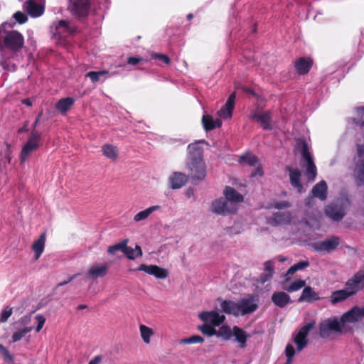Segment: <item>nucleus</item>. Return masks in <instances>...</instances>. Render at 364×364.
Here are the masks:
<instances>
[{"label": "nucleus", "instance_id": "nucleus-18", "mask_svg": "<svg viewBox=\"0 0 364 364\" xmlns=\"http://www.w3.org/2000/svg\"><path fill=\"white\" fill-rule=\"evenodd\" d=\"M235 92H233L230 95L226 103L218 112V114L219 117L225 119H230L232 117L235 106Z\"/></svg>", "mask_w": 364, "mask_h": 364}, {"label": "nucleus", "instance_id": "nucleus-26", "mask_svg": "<svg viewBox=\"0 0 364 364\" xmlns=\"http://www.w3.org/2000/svg\"><path fill=\"white\" fill-rule=\"evenodd\" d=\"M46 235L45 232L42 233L39 237L35 240L31 246L33 251L35 253V259L37 260L44 250L46 245Z\"/></svg>", "mask_w": 364, "mask_h": 364}, {"label": "nucleus", "instance_id": "nucleus-40", "mask_svg": "<svg viewBox=\"0 0 364 364\" xmlns=\"http://www.w3.org/2000/svg\"><path fill=\"white\" fill-rule=\"evenodd\" d=\"M215 335L222 337L225 340H228L231 338L232 333L229 326L223 325L218 331L216 330Z\"/></svg>", "mask_w": 364, "mask_h": 364}, {"label": "nucleus", "instance_id": "nucleus-48", "mask_svg": "<svg viewBox=\"0 0 364 364\" xmlns=\"http://www.w3.org/2000/svg\"><path fill=\"white\" fill-rule=\"evenodd\" d=\"M13 313V309L6 306L0 314V323L6 322Z\"/></svg>", "mask_w": 364, "mask_h": 364}, {"label": "nucleus", "instance_id": "nucleus-24", "mask_svg": "<svg viewBox=\"0 0 364 364\" xmlns=\"http://www.w3.org/2000/svg\"><path fill=\"white\" fill-rule=\"evenodd\" d=\"M188 180L187 176L180 172H175L169 178L171 188L172 189H178L181 188L186 183Z\"/></svg>", "mask_w": 364, "mask_h": 364}, {"label": "nucleus", "instance_id": "nucleus-41", "mask_svg": "<svg viewBox=\"0 0 364 364\" xmlns=\"http://www.w3.org/2000/svg\"><path fill=\"white\" fill-rule=\"evenodd\" d=\"M33 330V326H26L14 333L12 335V342L15 343L20 341L25 335Z\"/></svg>", "mask_w": 364, "mask_h": 364}, {"label": "nucleus", "instance_id": "nucleus-61", "mask_svg": "<svg viewBox=\"0 0 364 364\" xmlns=\"http://www.w3.org/2000/svg\"><path fill=\"white\" fill-rule=\"evenodd\" d=\"M101 357L100 356H96L95 358H93L92 360H91L88 364H100V363L101 362Z\"/></svg>", "mask_w": 364, "mask_h": 364}, {"label": "nucleus", "instance_id": "nucleus-51", "mask_svg": "<svg viewBox=\"0 0 364 364\" xmlns=\"http://www.w3.org/2000/svg\"><path fill=\"white\" fill-rule=\"evenodd\" d=\"M124 254L127 256V257L129 259H134L138 257L136 254V250H134L132 247H127V245L125 247Z\"/></svg>", "mask_w": 364, "mask_h": 364}, {"label": "nucleus", "instance_id": "nucleus-12", "mask_svg": "<svg viewBox=\"0 0 364 364\" xmlns=\"http://www.w3.org/2000/svg\"><path fill=\"white\" fill-rule=\"evenodd\" d=\"M212 209L217 214L226 215L235 213L237 206L235 204L227 202L226 200L218 199L213 203Z\"/></svg>", "mask_w": 364, "mask_h": 364}, {"label": "nucleus", "instance_id": "nucleus-49", "mask_svg": "<svg viewBox=\"0 0 364 364\" xmlns=\"http://www.w3.org/2000/svg\"><path fill=\"white\" fill-rule=\"evenodd\" d=\"M107 73H108V72L106 70L100 72L91 71L86 74V77H89L92 82H97L99 80L100 76L105 75Z\"/></svg>", "mask_w": 364, "mask_h": 364}, {"label": "nucleus", "instance_id": "nucleus-27", "mask_svg": "<svg viewBox=\"0 0 364 364\" xmlns=\"http://www.w3.org/2000/svg\"><path fill=\"white\" fill-rule=\"evenodd\" d=\"M161 209V206L159 205H152L148 208L141 210L134 215L133 220L135 223H139L148 219V218L155 211H158Z\"/></svg>", "mask_w": 364, "mask_h": 364}, {"label": "nucleus", "instance_id": "nucleus-15", "mask_svg": "<svg viewBox=\"0 0 364 364\" xmlns=\"http://www.w3.org/2000/svg\"><path fill=\"white\" fill-rule=\"evenodd\" d=\"M293 220V216L290 212H278L267 218V223L273 225L289 224Z\"/></svg>", "mask_w": 364, "mask_h": 364}, {"label": "nucleus", "instance_id": "nucleus-21", "mask_svg": "<svg viewBox=\"0 0 364 364\" xmlns=\"http://www.w3.org/2000/svg\"><path fill=\"white\" fill-rule=\"evenodd\" d=\"M328 186L324 181H321L316 184L311 190V195L313 197L318 198L322 201L326 200Z\"/></svg>", "mask_w": 364, "mask_h": 364}, {"label": "nucleus", "instance_id": "nucleus-45", "mask_svg": "<svg viewBox=\"0 0 364 364\" xmlns=\"http://www.w3.org/2000/svg\"><path fill=\"white\" fill-rule=\"evenodd\" d=\"M0 353L3 355L5 363H12L14 361V355L10 353L9 350L0 344Z\"/></svg>", "mask_w": 364, "mask_h": 364}, {"label": "nucleus", "instance_id": "nucleus-57", "mask_svg": "<svg viewBox=\"0 0 364 364\" xmlns=\"http://www.w3.org/2000/svg\"><path fill=\"white\" fill-rule=\"evenodd\" d=\"M42 116V112H41L37 118L36 119L35 122H33V125H32V129H31V132H36V133H40L38 131L36 130V127L38 126V123H39V121H40V118Z\"/></svg>", "mask_w": 364, "mask_h": 364}, {"label": "nucleus", "instance_id": "nucleus-37", "mask_svg": "<svg viewBox=\"0 0 364 364\" xmlns=\"http://www.w3.org/2000/svg\"><path fill=\"white\" fill-rule=\"evenodd\" d=\"M259 161L258 158L252 154H246L245 155L242 156L240 159V163L250 166L257 165Z\"/></svg>", "mask_w": 364, "mask_h": 364}, {"label": "nucleus", "instance_id": "nucleus-32", "mask_svg": "<svg viewBox=\"0 0 364 364\" xmlns=\"http://www.w3.org/2000/svg\"><path fill=\"white\" fill-rule=\"evenodd\" d=\"M139 332L141 338L146 345H149L151 342V338L154 335V331L151 328L141 324L139 326Z\"/></svg>", "mask_w": 364, "mask_h": 364}, {"label": "nucleus", "instance_id": "nucleus-35", "mask_svg": "<svg viewBox=\"0 0 364 364\" xmlns=\"http://www.w3.org/2000/svg\"><path fill=\"white\" fill-rule=\"evenodd\" d=\"M26 9L32 16H39L43 14V6L37 4L33 0H28L26 3Z\"/></svg>", "mask_w": 364, "mask_h": 364}, {"label": "nucleus", "instance_id": "nucleus-55", "mask_svg": "<svg viewBox=\"0 0 364 364\" xmlns=\"http://www.w3.org/2000/svg\"><path fill=\"white\" fill-rule=\"evenodd\" d=\"M14 17L16 20V21H18L20 23H23L27 21L26 16L23 13L20 12V11L16 12L14 15Z\"/></svg>", "mask_w": 364, "mask_h": 364}, {"label": "nucleus", "instance_id": "nucleus-43", "mask_svg": "<svg viewBox=\"0 0 364 364\" xmlns=\"http://www.w3.org/2000/svg\"><path fill=\"white\" fill-rule=\"evenodd\" d=\"M305 285L306 282L304 280L298 279L294 282L289 286H284L283 288L287 291L292 292L301 289L302 287H305Z\"/></svg>", "mask_w": 364, "mask_h": 364}, {"label": "nucleus", "instance_id": "nucleus-54", "mask_svg": "<svg viewBox=\"0 0 364 364\" xmlns=\"http://www.w3.org/2000/svg\"><path fill=\"white\" fill-rule=\"evenodd\" d=\"M151 57L155 59H159L166 64L170 63V58L166 55L154 53L151 54Z\"/></svg>", "mask_w": 364, "mask_h": 364}, {"label": "nucleus", "instance_id": "nucleus-60", "mask_svg": "<svg viewBox=\"0 0 364 364\" xmlns=\"http://www.w3.org/2000/svg\"><path fill=\"white\" fill-rule=\"evenodd\" d=\"M314 198L313 196H310V197H308L306 200H305V204L306 206H311L314 202Z\"/></svg>", "mask_w": 364, "mask_h": 364}, {"label": "nucleus", "instance_id": "nucleus-10", "mask_svg": "<svg viewBox=\"0 0 364 364\" xmlns=\"http://www.w3.org/2000/svg\"><path fill=\"white\" fill-rule=\"evenodd\" d=\"M199 318L204 323L213 327L218 326L224 322L225 316L217 311H202L198 314Z\"/></svg>", "mask_w": 364, "mask_h": 364}, {"label": "nucleus", "instance_id": "nucleus-36", "mask_svg": "<svg viewBox=\"0 0 364 364\" xmlns=\"http://www.w3.org/2000/svg\"><path fill=\"white\" fill-rule=\"evenodd\" d=\"M318 299L319 296L318 294L314 291L311 287H306L304 289L302 294L299 299V301H313Z\"/></svg>", "mask_w": 364, "mask_h": 364}, {"label": "nucleus", "instance_id": "nucleus-13", "mask_svg": "<svg viewBox=\"0 0 364 364\" xmlns=\"http://www.w3.org/2000/svg\"><path fill=\"white\" fill-rule=\"evenodd\" d=\"M364 278L362 275V271L355 273L352 278L346 283V289L348 290L352 296L355 295L358 291L364 287Z\"/></svg>", "mask_w": 364, "mask_h": 364}, {"label": "nucleus", "instance_id": "nucleus-23", "mask_svg": "<svg viewBox=\"0 0 364 364\" xmlns=\"http://www.w3.org/2000/svg\"><path fill=\"white\" fill-rule=\"evenodd\" d=\"M271 299L272 301L279 308H283L291 302L290 296L284 291L274 292Z\"/></svg>", "mask_w": 364, "mask_h": 364}, {"label": "nucleus", "instance_id": "nucleus-6", "mask_svg": "<svg viewBox=\"0 0 364 364\" xmlns=\"http://www.w3.org/2000/svg\"><path fill=\"white\" fill-rule=\"evenodd\" d=\"M299 146L301 147V155L306 161V175L310 181H314L317 174L316 167L309 151L307 144L305 141H300Z\"/></svg>", "mask_w": 364, "mask_h": 364}, {"label": "nucleus", "instance_id": "nucleus-47", "mask_svg": "<svg viewBox=\"0 0 364 364\" xmlns=\"http://www.w3.org/2000/svg\"><path fill=\"white\" fill-rule=\"evenodd\" d=\"M285 354L287 357V360L285 364H291L293 357L295 354V350L291 344H288L285 349Z\"/></svg>", "mask_w": 364, "mask_h": 364}, {"label": "nucleus", "instance_id": "nucleus-14", "mask_svg": "<svg viewBox=\"0 0 364 364\" xmlns=\"http://www.w3.org/2000/svg\"><path fill=\"white\" fill-rule=\"evenodd\" d=\"M362 318H364V307L354 306L343 314L341 321L343 323H355L360 321Z\"/></svg>", "mask_w": 364, "mask_h": 364}, {"label": "nucleus", "instance_id": "nucleus-62", "mask_svg": "<svg viewBox=\"0 0 364 364\" xmlns=\"http://www.w3.org/2000/svg\"><path fill=\"white\" fill-rule=\"evenodd\" d=\"M357 151L360 156H363L364 155V146L363 145H358Z\"/></svg>", "mask_w": 364, "mask_h": 364}, {"label": "nucleus", "instance_id": "nucleus-44", "mask_svg": "<svg viewBox=\"0 0 364 364\" xmlns=\"http://www.w3.org/2000/svg\"><path fill=\"white\" fill-rule=\"evenodd\" d=\"M198 328L203 334L208 336H212L216 334V330L214 327L205 323L203 326H199Z\"/></svg>", "mask_w": 364, "mask_h": 364}, {"label": "nucleus", "instance_id": "nucleus-50", "mask_svg": "<svg viewBox=\"0 0 364 364\" xmlns=\"http://www.w3.org/2000/svg\"><path fill=\"white\" fill-rule=\"evenodd\" d=\"M35 319L38 323V325L36 328V331L38 333L42 329V328L46 322V318L43 315L38 314L35 316Z\"/></svg>", "mask_w": 364, "mask_h": 364}, {"label": "nucleus", "instance_id": "nucleus-25", "mask_svg": "<svg viewBox=\"0 0 364 364\" xmlns=\"http://www.w3.org/2000/svg\"><path fill=\"white\" fill-rule=\"evenodd\" d=\"M102 152L105 157L114 161L119 157V149L117 146L105 144L102 146Z\"/></svg>", "mask_w": 364, "mask_h": 364}, {"label": "nucleus", "instance_id": "nucleus-56", "mask_svg": "<svg viewBox=\"0 0 364 364\" xmlns=\"http://www.w3.org/2000/svg\"><path fill=\"white\" fill-rule=\"evenodd\" d=\"M291 206V203L288 201H282L275 204L274 207L277 209L287 208Z\"/></svg>", "mask_w": 364, "mask_h": 364}, {"label": "nucleus", "instance_id": "nucleus-2", "mask_svg": "<svg viewBox=\"0 0 364 364\" xmlns=\"http://www.w3.org/2000/svg\"><path fill=\"white\" fill-rule=\"evenodd\" d=\"M257 296L249 295L237 301H223L220 307L223 312L234 316H245L252 314L258 308Z\"/></svg>", "mask_w": 364, "mask_h": 364}, {"label": "nucleus", "instance_id": "nucleus-29", "mask_svg": "<svg viewBox=\"0 0 364 364\" xmlns=\"http://www.w3.org/2000/svg\"><path fill=\"white\" fill-rule=\"evenodd\" d=\"M352 296L350 293L345 289H341L332 292L329 297V301L332 304H336L346 300L348 298Z\"/></svg>", "mask_w": 364, "mask_h": 364}, {"label": "nucleus", "instance_id": "nucleus-22", "mask_svg": "<svg viewBox=\"0 0 364 364\" xmlns=\"http://www.w3.org/2000/svg\"><path fill=\"white\" fill-rule=\"evenodd\" d=\"M287 170L289 173L291 184L297 189L299 193H301L304 191V187L300 181L301 176V172L298 169L290 167H287Z\"/></svg>", "mask_w": 364, "mask_h": 364}, {"label": "nucleus", "instance_id": "nucleus-3", "mask_svg": "<svg viewBox=\"0 0 364 364\" xmlns=\"http://www.w3.org/2000/svg\"><path fill=\"white\" fill-rule=\"evenodd\" d=\"M348 206L349 201L347 199H338L324 207V214L333 221L339 222L346 215Z\"/></svg>", "mask_w": 364, "mask_h": 364}, {"label": "nucleus", "instance_id": "nucleus-1", "mask_svg": "<svg viewBox=\"0 0 364 364\" xmlns=\"http://www.w3.org/2000/svg\"><path fill=\"white\" fill-rule=\"evenodd\" d=\"M205 141H199L191 144L188 146L189 156L186 167L189 171L191 179L194 181H200L206 176V166L203 160V150L199 146V143Z\"/></svg>", "mask_w": 364, "mask_h": 364}, {"label": "nucleus", "instance_id": "nucleus-16", "mask_svg": "<svg viewBox=\"0 0 364 364\" xmlns=\"http://www.w3.org/2000/svg\"><path fill=\"white\" fill-rule=\"evenodd\" d=\"M138 269L144 271L150 275H154L159 279H165L168 276V271L166 269L156 265L141 264Z\"/></svg>", "mask_w": 364, "mask_h": 364}, {"label": "nucleus", "instance_id": "nucleus-63", "mask_svg": "<svg viewBox=\"0 0 364 364\" xmlns=\"http://www.w3.org/2000/svg\"><path fill=\"white\" fill-rule=\"evenodd\" d=\"M28 124V121L26 122L24 125H23V127L18 129V133H22V132H28V128H27Z\"/></svg>", "mask_w": 364, "mask_h": 364}, {"label": "nucleus", "instance_id": "nucleus-52", "mask_svg": "<svg viewBox=\"0 0 364 364\" xmlns=\"http://www.w3.org/2000/svg\"><path fill=\"white\" fill-rule=\"evenodd\" d=\"M33 313L28 314V315L24 316L19 320V323L23 327L29 326L32 318Z\"/></svg>", "mask_w": 364, "mask_h": 364}, {"label": "nucleus", "instance_id": "nucleus-5", "mask_svg": "<svg viewBox=\"0 0 364 364\" xmlns=\"http://www.w3.org/2000/svg\"><path fill=\"white\" fill-rule=\"evenodd\" d=\"M341 322L336 317L324 319L318 324V334L323 338H329L333 333L341 332Z\"/></svg>", "mask_w": 364, "mask_h": 364}, {"label": "nucleus", "instance_id": "nucleus-34", "mask_svg": "<svg viewBox=\"0 0 364 364\" xmlns=\"http://www.w3.org/2000/svg\"><path fill=\"white\" fill-rule=\"evenodd\" d=\"M311 64L312 62L310 59H306L304 58H299L294 63L295 68L299 74L307 73L311 66Z\"/></svg>", "mask_w": 364, "mask_h": 364}, {"label": "nucleus", "instance_id": "nucleus-11", "mask_svg": "<svg viewBox=\"0 0 364 364\" xmlns=\"http://www.w3.org/2000/svg\"><path fill=\"white\" fill-rule=\"evenodd\" d=\"M340 238L337 236H332L324 240L316 242L313 248L318 252H330L339 245Z\"/></svg>", "mask_w": 364, "mask_h": 364}, {"label": "nucleus", "instance_id": "nucleus-28", "mask_svg": "<svg viewBox=\"0 0 364 364\" xmlns=\"http://www.w3.org/2000/svg\"><path fill=\"white\" fill-rule=\"evenodd\" d=\"M224 194L227 202L235 204L237 207V203L243 200V196L237 193L233 188L227 187L224 191Z\"/></svg>", "mask_w": 364, "mask_h": 364}, {"label": "nucleus", "instance_id": "nucleus-39", "mask_svg": "<svg viewBox=\"0 0 364 364\" xmlns=\"http://www.w3.org/2000/svg\"><path fill=\"white\" fill-rule=\"evenodd\" d=\"M233 334L236 338V340L240 343L241 347H244L247 340V335L240 328L235 326L233 328Z\"/></svg>", "mask_w": 364, "mask_h": 364}, {"label": "nucleus", "instance_id": "nucleus-38", "mask_svg": "<svg viewBox=\"0 0 364 364\" xmlns=\"http://www.w3.org/2000/svg\"><path fill=\"white\" fill-rule=\"evenodd\" d=\"M309 266V262L308 261H301L299 262L292 267H291L287 272L285 277H287L289 274H293L294 272H296L298 270L304 269V268ZM289 278H286V282L289 281Z\"/></svg>", "mask_w": 364, "mask_h": 364}, {"label": "nucleus", "instance_id": "nucleus-53", "mask_svg": "<svg viewBox=\"0 0 364 364\" xmlns=\"http://www.w3.org/2000/svg\"><path fill=\"white\" fill-rule=\"evenodd\" d=\"M254 167H255V169L252 172L251 176L261 177L263 175V171H262V166L261 164L259 163V161L258 162L257 165H255Z\"/></svg>", "mask_w": 364, "mask_h": 364}, {"label": "nucleus", "instance_id": "nucleus-42", "mask_svg": "<svg viewBox=\"0 0 364 364\" xmlns=\"http://www.w3.org/2000/svg\"><path fill=\"white\" fill-rule=\"evenodd\" d=\"M127 243L128 240L125 239L119 243H117L114 245L109 247L107 252L111 255H114L117 251H122L124 253L125 247L127 245Z\"/></svg>", "mask_w": 364, "mask_h": 364}, {"label": "nucleus", "instance_id": "nucleus-17", "mask_svg": "<svg viewBox=\"0 0 364 364\" xmlns=\"http://www.w3.org/2000/svg\"><path fill=\"white\" fill-rule=\"evenodd\" d=\"M250 118L259 122L264 129L270 130L272 129V113L269 111L261 113L255 112L250 115Z\"/></svg>", "mask_w": 364, "mask_h": 364}, {"label": "nucleus", "instance_id": "nucleus-31", "mask_svg": "<svg viewBox=\"0 0 364 364\" xmlns=\"http://www.w3.org/2000/svg\"><path fill=\"white\" fill-rule=\"evenodd\" d=\"M74 104V100L71 97H65L60 100L55 105V108L62 114H65Z\"/></svg>", "mask_w": 364, "mask_h": 364}, {"label": "nucleus", "instance_id": "nucleus-30", "mask_svg": "<svg viewBox=\"0 0 364 364\" xmlns=\"http://www.w3.org/2000/svg\"><path fill=\"white\" fill-rule=\"evenodd\" d=\"M202 124L205 131H210L216 127H220L222 122L220 119L214 120L209 114H204L202 117Z\"/></svg>", "mask_w": 364, "mask_h": 364}, {"label": "nucleus", "instance_id": "nucleus-64", "mask_svg": "<svg viewBox=\"0 0 364 364\" xmlns=\"http://www.w3.org/2000/svg\"><path fill=\"white\" fill-rule=\"evenodd\" d=\"M134 250H136V254L138 257H141L142 255L141 249L139 245H136L135 247V249H134Z\"/></svg>", "mask_w": 364, "mask_h": 364}, {"label": "nucleus", "instance_id": "nucleus-46", "mask_svg": "<svg viewBox=\"0 0 364 364\" xmlns=\"http://www.w3.org/2000/svg\"><path fill=\"white\" fill-rule=\"evenodd\" d=\"M204 341V339L203 337L200 336H192L187 338H183L180 341V343L181 344H191V343H203Z\"/></svg>", "mask_w": 364, "mask_h": 364}, {"label": "nucleus", "instance_id": "nucleus-19", "mask_svg": "<svg viewBox=\"0 0 364 364\" xmlns=\"http://www.w3.org/2000/svg\"><path fill=\"white\" fill-rule=\"evenodd\" d=\"M107 264H93L89 267L86 277L88 279L92 280L103 277L107 274Z\"/></svg>", "mask_w": 364, "mask_h": 364}, {"label": "nucleus", "instance_id": "nucleus-9", "mask_svg": "<svg viewBox=\"0 0 364 364\" xmlns=\"http://www.w3.org/2000/svg\"><path fill=\"white\" fill-rule=\"evenodd\" d=\"M90 6L89 0H69L68 10L73 15L82 17L87 15Z\"/></svg>", "mask_w": 364, "mask_h": 364}, {"label": "nucleus", "instance_id": "nucleus-8", "mask_svg": "<svg viewBox=\"0 0 364 364\" xmlns=\"http://www.w3.org/2000/svg\"><path fill=\"white\" fill-rule=\"evenodd\" d=\"M4 45L6 48L18 50L23 46V38L16 31L6 32L4 36Z\"/></svg>", "mask_w": 364, "mask_h": 364}, {"label": "nucleus", "instance_id": "nucleus-33", "mask_svg": "<svg viewBox=\"0 0 364 364\" xmlns=\"http://www.w3.org/2000/svg\"><path fill=\"white\" fill-rule=\"evenodd\" d=\"M354 175L357 184L364 186V159L359 160L356 163Z\"/></svg>", "mask_w": 364, "mask_h": 364}, {"label": "nucleus", "instance_id": "nucleus-4", "mask_svg": "<svg viewBox=\"0 0 364 364\" xmlns=\"http://www.w3.org/2000/svg\"><path fill=\"white\" fill-rule=\"evenodd\" d=\"M41 139V133H36L35 131L31 132L30 136L26 143L23 146L20 154L21 165H23L31 154L38 149Z\"/></svg>", "mask_w": 364, "mask_h": 364}, {"label": "nucleus", "instance_id": "nucleus-59", "mask_svg": "<svg viewBox=\"0 0 364 364\" xmlns=\"http://www.w3.org/2000/svg\"><path fill=\"white\" fill-rule=\"evenodd\" d=\"M141 61V58L132 57L128 59L127 63L131 65H136Z\"/></svg>", "mask_w": 364, "mask_h": 364}, {"label": "nucleus", "instance_id": "nucleus-20", "mask_svg": "<svg viewBox=\"0 0 364 364\" xmlns=\"http://www.w3.org/2000/svg\"><path fill=\"white\" fill-rule=\"evenodd\" d=\"M263 270V273L258 279V282L262 284L271 280L273 277L274 273V262L272 260L266 261L264 263Z\"/></svg>", "mask_w": 364, "mask_h": 364}, {"label": "nucleus", "instance_id": "nucleus-58", "mask_svg": "<svg viewBox=\"0 0 364 364\" xmlns=\"http://www.w3.org/2000/svg\"><path fill=\"white\" fill-rule=\"evenodd\" d=\"M77 275H78V274H74L73 276L69 277L67 280H65L63 282H60L58 284V287H61V286H64L65 284H68V283L71 282L75 278H76V277Z\"/></svg>", "mask_w": 364, "mask_h": 364}, {"label": "nucleus", "instance_id": "nucleus-7", "mask_svg": "<svg viewBox=\"0 0 364 364\" xmlns=\"http://www.w3.org/2000/svg\"><path fill=\"white\" fill-rule=\"evenodd\" d=\"M315 321L303 326L294 338V342L299 352L301 351L308 345V334L315 327Z\"/></svg>", "mask_w": 364, "mask_h": 364}]
</instances>
